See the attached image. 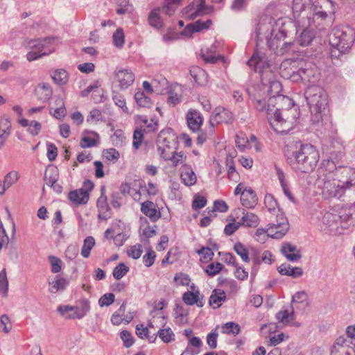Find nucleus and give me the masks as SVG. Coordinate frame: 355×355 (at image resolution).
Instances as JSON below:
<instances>
[{"label": "nucleus", "mask_w": 355, "mask_h": 355, "mask_svg": "<svg viewBox=\"0 0 355 355\" xmlns=\"http://www.w3.org/2000/svg\"><path fill=\"white\" fill-rule=\"evenodd\" d=\"M35 94L39 101L47 102L53 95V89L49 83H42L37 85Z\"/></svg>", "instance_id": "b1692460"}, {"label": "nucleus", "mask_w": 355, "mask_h": 355, "mask_svg": "<svg viewBox=\"0 0 355 355\" xmlns=\"http://www.w3.org/2000/svg\"><path fill=\"white\" fill-rule=\"evenodd\" d=\"M226 166L227 167L228 178L234 182H237L239 180V174L236 171L233 160L232 159H227Z\"/></svg>", "instance_id": "3c124183"}, {"label": "nucleus", "mask_w": 355, "mask_h": 355, "mask_svg": "<svg viewBox=\"0 0 355 355\" xmlns=\"http://www.w3.org/2000/svg\"><path fill=\"white\" fill-rule=\"evenodd\" d=\"M199 295V291H195V292L187 291L183 294L182 300L187 305L192 306L196 304L198 306L202 307L204 304L200 300Z\"/></svg>", "instance_id": "e433bc0d"}, {"label": "nucleus", "mask_w": 355, "mask_h": 355, "mask_svg": "<svg viewBox=\"0 0 355 355\" xmlns=\"http://www.w3.org/2000/svg\"><path fill=\"white\" fill-rule=\"evenodd\" d=\"M98 139V135L95 132H91L89 135H84L82 137L80 145L84 148H90L96 146Z\"/></svg>", "instance_id": "a19ab883"}, {"label": "nucleus", "mask_w": 355, "mask_h": 355, "mask_svg": "<svg viewBox=\"0 0 355 355\" xmlns=\"http://www.w3.org/2000/svg\"><path fill=\"white\" fill-rule=\"evenodd\" d=\"M0 132L10 135L11 133V122L6 115L2 116L0 118Z\"/></svg>", "instance_id": "e2e57ef3"}, {"label": "nucleus", "mask_w": 355, "mask_h": 355, "mask_svg": "<svg viewBox=\"0 0 355 355\" xmlns=\"http://www.w3.org/2000/svg\"><path fill=\"white\" fill-rule=\"evenodd\" d=\"M190 281L189 276L183 272L177 273L174 277V282L178 286H188Z\"/></svg>", "instance_id": "69168bd1"}, {"label": "nucleus", "mask_w": 355, "mask_h": 355, "mask_svg": "<svg viewBox=\"0 0 355 355\" xmlns=\"http://www.w3.org/2000/svg\"><path fill=\"white\" fill-rule=\"evenodd\" d=\"M191 76L193 78L196 83L201 84L202 79L206 80V72L202 68L194 67L190 70Z\"/></svg>", "instance_id": "4d7b16f0"}, {"label": "nucleus", "mask_w": 355, "mask_h": 355, "mask_svg": "<svg viewBox=\"0 0 355 355\" xmlns=\"http://www.w3.org/2000/svg\"><path fill=\"white\" fill-rule=\"evenodd\" d=\"M59 178L58 169L51 166L46 169L44 174V181L46 185H53L58 182Z\"/></svg>", "instance_id": "37998d69"}, {"label": "nucleus", "mask_w": 355, "mask_h": 355, "mask_svg": "<svg viewBox=\"0 0 355 355\" xmlns=\"http://www.w3.org/2000/svg\"><path fill=\"white\" fill-rule=\"evenodd\" d=\"M318 186L324 199L348 196L355 202V171L349 167L335 170L320 168Z\"/></svg>", "instance_id": "f257e3e1"}, {"label": "nucleus", "mask_w": 355, "mask_h": 355, "mask_svg": "<svg viewBox=\"0 0 355 355\" xmlns=\"http://www.w3.org/2000/svg\"><path fill=\"white\" fill-rule=\"evenodd\" d=\"M249 95L254 102L255 109L259 112L267 113L269 123L275 132L279 134H286L294 128L298 112L291 98L285 96L282 98L285 103L292 107L288 109H276L272 112V108L266 104L265 92H263V94L257 93L253 95L249 92Z\"/></svg>", "instance_id": "f03ea898"}, {"label": "nucleus", "mask_w": 355, "mask_h": 355, "mask_svg": "<svg viewBox=\"0 0 355 355\" xmlns=\"http://www.w3.org/2000/svg\"><path fill=\"white\" fill-rule=\"evenodd\" d=\"M295 310L291 306L288 309H282L277 313L276 318L279 322L288 325L295 319Z\"/></svg>", "instance_id": "cd10ccee"}, {"label": "nucleus", "mask_w": 355, "mask_h": 355, "mask_svg": "<svg viewBox=\"0 0 355 355\" xmlns=\"http://www.w3.org/2000/svg\"><path fill=\"white\" fill-rule=\"evenodd\" d=\"M180 178L186 186H193L196 183L197 177L191 166L183 164L180 169Z\"/></svg>", "instance_id": "aec40b11"}, {"label": "nucleus", "mask_w": 355, "mask_h": 355, "mask_svg": "<svg viewBox=\"0 0 355 355\" xmlns=\"http://www.w3.org/2000/svg\"><path fill=\"white\" fill-rule=\"evenodd\" d=\"M19 178V175L18 172L12 171L5 175L3 182L8 188H10L12 185L18 181Z\"/></svg>", "instance_id": "052dcab7"}, {"label": "nucleus", "mask_w": 355, "mask_h": 355, "mask_svg": "<svg viewBox=\"0 0 355 355\" xmlns=\"http://www.w3.org/2000/svg\"><path fill=\"white\" fill-rule=\"evenodd\" d=\"M135 81V74L129 69H121L114 73L113 84L124 90L131 86Z\"/></svg>", "instance_id": "ddd939ff"}, {"label": "nucleus", "mask_w": 355, "mask_h": 355, "mask_svg": "<svg viewBox=\"0 0 355 355\" xmlns=\"http://www.w3.org/2000/svg\"><path fill=\"white\" fill-rule=\"evenodd\" d=\"M95 245V239L93 236H87L83 241V245L81 249V255L84 258H88L90 255L91 250Z\"/></svg>", "instance_id": "c03bdc74"}, {"label": "nucleus", "mask_w": 355, "mask_h": 355, "mask_svg": "<svg viewBox=\"0 0 355 355\" xmlns=\"http://www.w3.org/2000/svg\"><path fill=\"white\" fill-rule=\"evenodd\" d=\"M153 336H152L151 342L155 340L157 336H159L161 340L165 343H168L175 340V334L169 327L160 329L156 334H154Z\"/></svg>", "instance_id": "ea45409f"}, {"label": "nucleus", "mask_w": 355, "mask_h": 355, "mask_svg": "<svg viewBox=\"0 0 355 355\" xmlns=\"http://www.w3.org/2000/svg\"><path fill=\"white\" fill-rule=\"evenodd\" d=\"M115 296L113 293H105L98 300V304L101 307L108 306L114 302Z\"/></svg>", "instance_id": "338daca9"}, {"label": "nucleus", "mask_w": 355, "mask_h": 355, "mask_svg": "<svg viewBox=\"0 0 355 355\" xmlns=\"http://www.w3.org/2000/svg\"><path fill=\"white\" fill-rule=\"evenodd\" d=\"M339 218L337 213H326L323 216V223L329 228L331 232L340 233Z\"/></svg>", "instance_id": "bb28decb"}, {"label": "nucleus", "mask_w": 355, "mask_h": 355, "mask_svg": "<svg viewBox=\"0 0 355 355\" xmlns=\"http://www.w3.org/2000/svg\"><path fill=\"white\" fill-rule=\"evenodd\" d=\"M275 30L273 28L272 19H264L261 20L255 28V33L259 40L265 38L267 40L270 49L275 51L279 47V42L281 39L286 37L285 31L279 29L278 32L273 36Z\"/></svg>", "instance_id": "6e6552de"}, {"label": "nucleus", "mask_w": 355, "mask_h": 355, "mask_svg": "<svg viewBox=\"0 0 355 355\" xmlns=\"http://www.w3.org/2000/svg\"><path fill=\"white\" fill-rule=\"evenodd\" d=\"M247 64L258 72L263 87V92L275 97L282 92V85L276 80L275 73L271 70L270 65L266 54L259 50H256Z\"/></svg>", "instance_id": "20e7f679"}, {"label": "nucleus", "mask_w": 355, "mask_h": 355, "mask_svg": "<svg viewBox=\"0 0 355 355\" xmlns=\"http://www.w3.org/2000/svg\"><path fill=\"white\" fill-rule=\"evenodd\" d=\"M98 209V218L102 220H107L110 218V211L107 203V197L102 194L97 200Z\"/></svg>", "instance_id": "72a5a7b5"}, {"label": "nucleus", "mask_w": 355, "mask_h": 355, "mask_svg": "<svg viewBox=\"0 0 355 355\" xmlns=\"http://www.w3.org/2000/svg\"><path fill=\"white\" fill-rule=\"evenodd\" d=\"M186 118L189 128L193 132L198 130L203 122L201 113L196 110H189Z\"/></svg>", "instance_id": "a211bd4d"}, {"label": "nucleus", "mask_w": 355, "mask_h": 355, "mask_svg": "<svg viewBox=\"0 0 355 355\" xmlns=\"http://www.w3.org/2000/svg\"><path fill=\"white\" fill-rule=\"evenodd\" d=\"M278 272L282 275L297 278L302 275L303 270L300 267H292L289 264L283 263L278 268Z\"/></svg>", "instance_id": "473e14b6"}, {"label": "nucleus", "mask_w": 355, "mask_h": 355, "mask_svg": "<svg viewBox=\"0 0 355 355\" xmlns=\"http://www.w3.org/2000/svg\"><path fill=\"white\" fill-rule=\"evenodd\" d=\"M135 99L137 104L140 107H148L151 105L150 98L144 92L138 91L135 94Z\"/></svg>", "instance_id": "8fccbe9b"}, {"label": "nucleus", "mask_w": 355, "mask_h": 355, "mask_svg": "<svg viewBox=\"0 0 355 355\" xmlns=\"http://www.w3.org/2000/svg\"><path fill=\"white\" fill-rule=\"evenodd\" d=\"M313 6V13L302 17V20L297 21V31L302 29L297 42L302 46L309 45L315 37V33L311 26L315 22V19H324L327 17L328 12L332 13L334 12V6L331 0H317Z\"/></svg>", "instance_id": "7ed1b4c3"}, {"label": "nucleus", "mask_w": 355, "mask_h": 355, "mask_svg": "<svg viewBox=\"0 0 355 355\" xmlns=\"http://www.w3.org/2000/svg\"><path fill=\"white\" fill-rule=\"evenodd\" d=\"M232 114L229 110L223 107H217L214 110V112L211 116L210 123L211 125H214V123H227L232 121Z\"/></svg>", "instance_id": "dca6fc26"}, {"label": "nucleus", "mask_w": 355, "mask_h": 355, "mask_svg": "<svg viewBox=\"0 0 355 355\" xmlns=\"http://www.w3.org/2000/svg\"><path fill=\"white\" fill-rule=\"evenodd\" d=\"M264 204L270 212H275L279 209L277 200L272 194L267 193L264 197Z\"/></svg>", "instance_id": "13d9d810"}, {"label": "nucleus", "mask_w": 355, "mask_h": 355, "mask_svg": "<svg viewBox=\"0 0 355 355\" xmlns=\"http://www.w3.org/2000/svg\"><path fill=\"white\" fill-rule=\"evenodd\" d=\"M275 170H276V174L277 176V178L279 181V183L281 184V187L282 188V190L284 191V195L288 198V200L293 202H295V198L292 195L288 185L287 184L286 182V177L284 171L277 166H275Z\"/></svg>", "instance_id": "f704fd0d"}, {"label": "nucleus", "mask_w": 355, "mask_h": 355, "mask_svg": "<svg viewBox=\"0 0 355 355\" xmlns=\"http://www.w3.org/2000/svg\"><path fill=\"white\" fill-rule=\"evenodd\" d=\"M129 271V268L123 263H120L113 270V277L116 279H121Z\"/></svg>", "instance_id": "bf43d9fd"}, {"label": "nucleus", "mask_w": 355, "mask_h": 355, "mask_svg": "<svg viewBox=\"0 0 355 355\" xmlns=\"http://www.w3.org/2000/svg\"><path fill=\"white\" fill-rule=\"evenodd\" d=\"M243 216L240 220L241 225L248 227H257L260 222V219L257 215L254 213L245 211L243 209Z\"/></svg>", "instance_id": "c756f323"}, {"label": "nucleus", "mask_w": 355, "mask_h": 355, "mask_svg": "<svg viewBox=\"0 0 355 355\" xmlns=\"http://www.w3.org/2000/svg\"><path fill=\"white\" fill-rule=\"evenodd\" d=\"M54 42V38L46 37L44 40H37L31 43L32 50L26 55L28 61L35 60L44 55L51 54L54 51V48L51 44Z\"/></svg>", "instance_id": "9b49d317"}, {"label": "nucleus", "mask_w": 355, "mask_h": 355, "mask_svg": "<svg viewBox=\"0 0 355 355\" xmlns=\"http://www.w3.org/2000/svg\"><path fill=\"white\" fill-rule=\"evenodd\" d=\"M241 202L243 207L248 209H253L257 205L258 198L251 187H248L247 190L242 193Z\"/></svg>", "instance_id": "4be33fe9"}, {"label": "nucleus", "mask_w": 355, "mask_h": 355, "mask_svg": "<svg viewBox=\"0 0 355 355\" xmlns=\"http://www.w3.org/2000/svg\"><path fill=\"white\" fill-rule=\"evenodd\" d=\"M168 103L173 106L176 105L182 101V88L180 85H172L168 92Z\"/></svg>", "instance_id": "c85d7f7f"}, {"label": "nucleus", "mask_w": 355, "mask_h": 355, "mask_svg": "<svg viewBox=\"0 0 355 355\" xmlns=\"http://www.w3.org/2000/svg\"><path fill=\"white\" fill-rule=\"evenodd\" d=\"M51 77L54 82L58 85H64L68 80V73L63 69L55 70Z\"/></svg>", "instance_id": "09e8293b"}, {"label": "nucleus", "mask_w": 355, "mask_h": 355, "mask_svg": "<svg viewBox=\"0 0 355 355\" xmlns=\"http://www.w3.org/2000/svg\"><path fill=\"white\" fill-rule=\"evenodd\" d=\"M281 252L291 261H297L302 257L300 250L295 245L288 243L283 244Z\"/></svg>", "instance_id": "a878e982"}, {"label": "nucleus", "mask_w": 355, "mask_h": 355, "mask_svg": "<svg viewBox=\"0 0 355 355\" xmlns=\"http://www.w3.org/2000/svg\"><path fill=\"white\" fill-rule=\"evenodd\" d=\"M223 265L220 263H211L207 266L205 272L209 276L213 277L218 274L221 271Z\"/></svg>", "instance_id": "0e129e2a"}, {"label": "nucleus", "mask_w": 355, "mask_h": 355, "mask_svg": "<svg viewBox=\"0 0 355 355\" xmlns=\"http://www.w3.org/2000/svg\"><path fill=\"white\" fill-rule=\"evenodd\" d=\"M176 145H157V150L160 156L165 160L169 159L170 155L174 152Z\"/></svg>", "instance_id": "6e6d98bb"}, {"label": "nucleus", "mask_w": 355, "mask_h": 355, "mask_svg": "<svg viewBox=\"0 0 355 355\" xmlns=\"http://www.w3.org/2000/svg\"><path fill=\"white\" fill-rule=\"evenodd\" d=\"M355 32L349 26L334 28L329 35V42L331 46L330 55L332 58H338L340 55L347 53L354 43Z\"/></svg>", "instance_id": "0eeeda50"}, {"label": "nucleus", "mask_w": 355, "mask_h": 355, "mask_svg": "<svg viewBox=\"0 0 355 355\" xmlns=\"http://www.w3.org/2000/svg\"><path fill=\"white\" fill-rule=\"evenodd\" d=\"M331 355H355V340L338 338L331 347Z\"/></svg>", "instance_id": "f8f14e48"}, {"label": "nucleus", "mask_w": 355, "mask_h": 355, "mask_svg": "<svg viewBox=\"0 0 355 355\" xmlns=\"http://www.w3.org/2000/svg\"><path fill=\"white\" fill-rule=\"evenodd\" d=\"M213 10L212 6L205 4V0H199L196 5L191 3L184 9L186 17L190 19H194L197 17L209 14Z\"/></svg>", "instance_id": "4468645a"}, {"label": "nucleus", "mask_w": 355, "mask_h": 355, "mask_svg": "<svg viewBox=\"0 0 355 355\" xmlns=\"http://www.w3.org/2000/svg\"><path fill=\"white\" fill-rule=\"evenodd\" d=\"M279 217V221L277 220L276 223L269 224L267 228V235L276 239H282L289 229L288 220L282 214Z\"/></svg>", "instance_id": "2eb2a0df"}, {"label": "nucleus", "mask_w": 355, "mask_h": 355, "mask_svg": "<svg viewBox=\"0 0 355 355\" xmlns=\"http://www.w3.org/2000/svg\"><path fill=\"white\" fill-rule=\"evenodd\" d=\"M212 21L210 19L206 21L198 20L194 23L188 24L183 31V34L185 35H191L193 33L199 32L209 28Z\"/></svg>", "instance_id": "5701e85b"}, {"label": "nucleus", "mask_w": 355, "mask_h": 355, "mask_svg": "<svg viewBox=\"0 0 355 355\" xmlns=\"http://www.w3.org/2000/svg\"><path fill=\"white\" fill-rule=\"evenodd\" d=\"M320 71L317 66L312 62H303L297 71H294L291 78L293 81L302 80L304 84H313L320 80Z\"/></svg>", "instance_id": "1a4fd4ad"}, {"label": "nucleus", "mask_w": 355, "mask_h": 355, "mask_svg": "<svg viewBox=\"0 0 355 355\" xmlns=\"http://www.w3.org/2000/svg\"><path fill=\"white\" fill-rule=\"evenodd\" d=\"M226 300L225 293L220 289H214L209 297V303L214 309L219 308Z\"/></svg>", "instance_id": "c9c22d12"}, {"label": "nucleus", "mask_w": 355, "mask_h": 355, "mask_svg": "<svg viewBox=\"0 0 355 355\" xmlns=\"http://www.w3.org/2000/svg\"><path fill=\"white\" fill-rule=\"evenodd\" d=\"M90 302L86 298L81 299L76 306H60L58 311L69 319H82L90 311Z\"/></svg>", "instance_id": "9d476101"}, {"label": "nucleus", "mask_w": 355, "mask_h": 355, "mask_svg": "<svg viewBox=\"0 0 355 355\" xmlns=\"http://www.w3.org/2000/svg\"><path fill=\"white\" fill-rule=\"evenodd\" d=\"M339 218V225L341 228L345 227L344 223L348 222L352 217V213L349 209H341L338 213H337Z\"/></svg>", "instance_id": "774afa93"}, {"label": "nucleus", "mask_w": 355, "mask_h": 355, "mask_svg": "<svg viewBox=\"0 0 355 355\" xmlns=\"http://www.w3.org/2000/svg\"><path fill=\"white\" fill-rule=\"evenodd\" d=\"M319 159L318 150L313 145L306 144H302L298 150L293 152V157L288 159V164L300 175L313 171Z\"/></svg>", "instance_id": "39448f33"}, {"label": "nucleus", "mask_w": 355, "mask_h": 355, "mask_svg": "<svg viewBox=\"0 0 355 355\" xmlns=\"http://www.w3.org/2000/svg\"><path fill=\"white\" fill-rule=\"evenodd\" d=\"M304 96L309 106L311 121L313 123H319L322 121L323 114L328 105L326 91L318 85H310L305 90Z\"/></svg>", "instance_id": "423d86ee"}, {"label": "nucleus", "mask_w": 355, "mask_h": 355, "mask_svg": "<svg viewBox=\"0 0 355 355\" xmlns=\"http://www.w3.org/2000/svg\"><path fill=\"white\" fill-rule=\"evenodd\" d=\"M69 199L75 204H86L89 200L88 191L83 189L72 191L69 193Z\"/></svg>", "instance_id": "7c9ffc66"}, {"label": "nucleus", "mask_w": 355, "mask_h": 355, "mask_svg": "<svg viewBox=\"0 0 355 355\" xmlns=\"http://www.w3.org/2000/svg\"><path fill=\"white\" fill-rule=\"evenodd\" d=\"M311 5V0H293V14L295 20H302L300 19L301 13L305 11V9Z\"/></svg>", "instance_id": "2f4dec72"}, {"label": "nucleus", "mask_w": 355, "mask_h": 355, "mask_svg": "<svg viewBox=\"0 0 355 355\" xmlns=\"http://www.w3.org/2000/svg\"><path fill=\"white\" fill-rule=\"evenodd\" d=\"M176 139L171 128L162 130L158 135L157 145H176Z\"/></svg>", "instance_id": "393cba45"}, {"label": "nucleus", "mask_w": 355, "mask_h": 355, "mask_svg": "<svg viewBox=\"0 0 355 355\" xmlns=\"http://www.w3.org/2000/svg\"><path fill=\"white\" fill-rule=\"evenodd\" d=\"M125 309L126 305L125 303L123 302L120 306L119 309L112 314L111 317V322L114 325H119L122 323V322L123 321V316L125 312Z\"/></svg>", "instance_id": "49530a36"}, {"label": "nucleus", "mask_w": 355, "mask_h": 355, "mask_svg": "<svg viewBox=\"0 0 355 355\" xmlns=\"http://www.w3.org/2000/svg\"><path fill=\"white\" fill-rule=\"evenodd\" d=\"M234 250L241 257L244 262L248 263L250 261L249 252L241 243L238 242L235 243Z\"/></svg>", "instance_id": "603ef678"}, {"label": "nucleus", "mask_w": 355, "mask_h": 355, "mask_svg": "<svg viewBox=\"0 0 355 355\" xmlns=\"http://www.w3.org/2000/svg\"><path fill=\"white\" fill-rule=\"evenodd\" d=\"M236 147L241 150L244 151L250 148L248 139L243 132L236 135L235 139Z\"/></svg>", "instance_id": "864d4df0"}, {"label": "nucleus", "mask_w": 355, "mask_h": 355, "mask_svg": "<svg viewBox=\"0 0 355 355\" xmlns=\"http://www.w3.org/2000/svg\"><path fill=\"white\" fill-rule=\"evenodd\" d=\"M68 284L69 282L67 279L57 275L55 280L49 282L50 288L49 290L51 293H55L60 291L64 290Z\"/></svg>", "instance_id": "58836bf2"}, {"label": "nucleus", "mask_w": 355, "mask_h": 355, "mask_svg": "<svg viewBox=\"0 0 355 355\" xmlns=\"http://www.w3.org/2000/svg\"><path fill=\"white\" fill-rule=\"evenodd\" d=\"M141 211L152 222H156L161 217V213L157 209L155 205L149 200L141 203Z\"/></svg>", "instance_id": "6ab92c4d"}, {"label": "nucleus", "mask_w": 355, "mask_h": 355, "mask_svg": "<svg viewBox=\"0 0 355 355\" xmlns=\"http://www.w3.org/2000/svg\"><path fill=\"white\" fill-rule=\"evenodd\" d=\"M160 8H154L150 13L148 17V22L150 26L155 28H161L162 21L159 17Z\"/></svg>", "instance_id": "de8ad7c7"}, {"label": "nucleus", "mask_w": 355, "mask_h": 355, "mask_svg": "<svg viewBox=\"0 0 355 355\" xmlns=\"http://www.w3.org/2000/svg\"><path fill=\"white\" fill-rule=\"evenodd\" d=\"M216 46L211 45L209 48L201 49V57L206 63L215 64L218 61L225 62L223 56L217 53Z\"/></svg>", "instance_id": "f3484780"}, {"label": "nucleus", "mask_w": 355, "mask_h": 355, "mask_svg": "<svg viewBox=\"0 0 355 355\" xmlns=\"http://www.w3.org/2000/svg\"><path fill=\"white\" fill-rule=\"evenodd\" d=\"M252 259L254 266H259L263 263L266 264H271L272 263V254L270 252L266 250L260 256L257 252L252 254Z\"/></svg>", "instance_id": "4c0bfd02"}, {"label": "nucleus", "mask_w": 355, "mask_h": 355, "mask_svg": "<svg viewBox=\"0 0 355 355\" xmlns=\"http://www.w3.org/2000/svg\"><path fill=\"white\" fill-rule=\"evenodd\" d=\"M309 305L308 295L304 291L297 292L293 296L291 306L294 309L304 311Z\"/></svg>", "instance_id": "412c9836"}, {"label": "nucleus", "mask_w": 355, "mask_h": 355, "mask_svg": "<svg viewBox=\"0 0 355 355\" xmlns=\"http://www.w3.org/2000/svg\"><path fill=\"white\" fill-rule=\"evenodd\" d=\"M9 282L6 268L0 271V294L6 297L8 296Z\"/></svg>", "instance_id": "a18cd8bd"}, {"label": "nucleus", "mask_w": 355, "mask_h": 355, "mask_svg": "<svg viewBox=\"0 0 355 355\" xmlns=\"http://www.w3.org/2000/svg\"><path fill=\"white\" fill-rule=\"evenodd\" d=\"M240 331V326L234 322H228L221 326V332L224 334L236 336Z\"/></svg>", "instance_id": "79ce46f5"}, {"label": "nucleus", "mask_w": 355, "mask_h": 355, "mask_svg": "<svg viewBox=\"0 0 355 355\" xmlns=\"http://www.w3.org/2000/svg\"><path fill=\"white\" fill-rule=\"evenodd\" d=\"M113 43L115 46L117 48H121L124 44V33L122 28H119L114 33L113 36Z\"/></svg>", "instance_id": "680f3d73"}, {"label": "nucleus", "mask_w": 355, "mask_h": 355, "mask_svg": "<svg viewBox=\"0 0 355 355\" xmlns=\"http://www.w3.org/2000/svg\"><path fill=\"white\" fill-rule=\"evenodd\" d=\"M187 156L184 152H173L168 160H171L173 166L176 167L180 164H184Z\"/></svg>", "instance_id": "5fc2aeb1"}]
</instances>
